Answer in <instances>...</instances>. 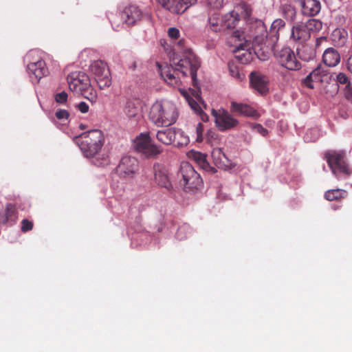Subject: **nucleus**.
Here are the masks:
<instances>
[{"label":"nucleus","instance_id":"nucleus-15","mask_svg":"<svg viewBox=\"0 0 352 352\" xmlns=\"http://www.w3.org/2000/svg\"><path fill=\"white\" fill-rule=\"evenodd\" d=\"M157 1L170 12L182 14L190 6L195 4L197 0H157Z\"/></svg>","mask_w":352,"mask_h":352},{"label":"nucleus","instance_id":"nucleus-46","mask_svg":"<svg viewBox=\"0 0 352 352\" xmlns=\"http://www.w3.org/2000/svg\"><path fill=\"white\" fill-rule=\"evenodd\" d=\"M188 104L191 107V109L195 111L197 114H201L203 111L200 107L199 104L193 99H190L188 100Z\"/></svg>","mask_w":352,"mask_h":352},{"label":"nucleus","instance_id":"nucleus-28","mask_svg":"<svg viewBox=\"0 0 352 352\" xmlns=\"http://www.w3.org/2000/svg\"><path fill=\"white\" fill-rule=\"evenodd\" d=\"M190 142L189 137L180 129L175 128V134L173 144L177 147L188 145Z\"/></svg>","mask_w":352,"mask_h":352},{"label":"nucleus","instance_id":"nucleus-38","mask_svg":"<svg viewBox=\"0 0 352 352\" xmlns=\"http://www.w3.org/2000/svg\"><path fill=\"white\" fill-rule=\"evenodd\" d=\"M206 3L210 8L219 10L222 8L223 0H206Z\"/></svg>","mask_w":352,"mask_h":352},{"label":"nucleus","instance_id":"nucleus-34","mask_svg":"<svg viewBox=\"0 0 352 352\" xmlns=\"http://www.w3.org/2000/svg\"><path fill=\"white\" fill-rule=\"evenodd\" d=\"M332 36H333L334 41H336L337 38H338V41L339 42V43L340 45H343L345 43L346 39V32L340 29L335 30L333 32Z\"/></svg>","mask_w":352,"mask_h":352},{"label":"nucleus","instance_id":"nucleus-1","mask_svg":"<svg viewBox=\"0 0 352 352\" xmlns=\"http://www.w3.org/2000/svg\"><path fill=\"white\" fill-rule=\"evenodd\" d=\"M170 66L161 69V76L168 84L172 86L179 85L180 80L178 74L180 73L183 76L190 75L193 85L197 87V73L201 62L191 50H186L182 56L174 53L170 58Z\"/></svg>","mask_w":352,"mask_h":352},{"label":"nucleus","instance_id":"nucleus-31","mask_svg":"<svg viewBox=\"0 0 352 352\" xmlns=\"http://www.w3.org/2000/svg\"><path fill=\"white\" fill-rule=\"evenodd\" d=\"M281 12L285 19L289 22H294L297 12L296 8L290 4H283L281 6Z\"/></svg>","mask_w":352,"mask_h":352},{"label":"nucleus","instance_id":"nucleus-5","mask_svg":"<svg viewBox=\"0 0 352 352\" xmlns=\"http://www.w3.org/2000/svg\"><path fill=\"white\" fill-rule=\"evenodd\" d=\"M332 173L338 179L352 174V168L348 164L346 153L342 151H328L324 154Z\"/></svg>","mask_w":352,"mask_h":352},{"label":"nucleus","instance_id":"nucleus-50","mask_svg":"<svg viewBox=\"0 0 352 352\" xmlns=\"http://www.w3.org/2000/svg\"><path fill=\"white\" fill-rule=\"evenodd\" d=\"M199 166L202 169L207 172H210L212 173H214L216 172L215 168L212 167L206 160L204 161Z\"/></svg>","mask_w":352,"mask_h":352},{"label":"nucleus","instance_id":"nucleus-49","mask_svg":"<svg viewBox=\"0 0 352 352\" xmlns=\"http://www.w3.org/2000/svg\"><path fill=\"white\" fill-rule=\"evenodd\" d=\"M204 131V126L201 122H199L196 126V133L197 135L196 140L197 142H201L203 140L202 133Z\"/></svg>","mask_w":352,"mask_h":352},{"label":"nucleus","instance_id":"nucleus-27","mask_svg":"<svg viewBox=\"0 0 352 352\" xmlns=\"http://www.w3.org/2000/svg\"><path fill=\"white\" fill-rule=\"evenodd\" d=\"M174 134L175 128L164 129L157 132L156 138L159 142L169 145L173 144Z\"/></svg>","mask_w":352,"mask_h":352},{"label":"nucleus","instance_id":"nucleus-26","mask_svg":"<svg viewBox=\"0 0 352 352\" xmlns=\"http://www.w3.org/2000/svg\"><path fill=\"white\" fill-rule=\"evenodd\" d=\"M285 25V21L281 19H277L273 21L270 30V43L275 44L278 42L279 30Z\"/></svg>","mask_w":352,"mask_h":352},{"label":"nucleus","instance_id":"nucleus-14","mask_svg":"<svg viewBox=\"0 0 352 352\" xmlns=\"http://www.w3.org/2000/svg\"><path fill=\"white\" fill-rule=\"evenodd\" d=\"M120 18L124 23L128 25H134L137 24L143 18L150 19L148 14H143L141 10L136 6L130 5L125 7L120 13Z\"/></svg>","mask_w":352,"mask_h":352},{"label":"nucleus","instance_id":"nucleus-44","mask_svg":"<svg viewBox=\"0 0 352 352\" xmlns=\"http://www.w3.org/2000/svg\"><path fill=\"white\" fill-rule=\"evenodd\" d=\"M33 223L28 219H23L21 221V230L23 232H26L32 230Z\"/></svg>","mask_w":352,"mask_h":352},{"label":"nucleus","instance_id":"nucleus-40","mask_svg":"<svg viewBox=\"0 0 352 352\" xmlns=\"http://www.w3.org/2000/svg\"><path fill=\"white\" fill-rule=\"evenodd\" d=\"M306 49H304L302 51H299L298 52V54L299 55L300 58H301L303 60L309 61L310 60L314 59L315 54L314 52L312 50H309V54H305Z\"/></svg>","mask_w":352,"mask_h":352},{"label":"nucleus","instance_id":"nucleus-21","mask_svg":"<svg viewBox=\"0 0 352 352\" xmlns=\"http://www.w3.org/2000/svg\"><path fill=\"white\" fill-rule=\"evenodd\" d=\"M211 155L213 162L219 168L226 170L232 166V162L228 159L221 148H213Z\"/></svg>","mask_w":352,"mask_h":352},{"label":"nucleus","instance_id":"nucleus-45","mask_svg":"<svg viewBox=\"0 0 352 352\" xmlns=\"http://www.w3.org/2000/svg\"><path fill=\"white\" fill-rule=\"evenodd\" d=\"M82 96H84L85 98L88 99L89 100L94 102L96 100V95L94 92V89L91 87V89H88L87 91H82L80 93Z\"/></svg>","mask_w":352,"mask_h":352},{"label":"nucleus","instance_id":"nucleus-12","mask_svg":"<svg viewBox=\"0 0 352 352\" xmlns=\"http://www.w3.org/2000/svg\"><path fill=\"white\" fill-rule=\"evenodd\" d=\"M138 170V161L131 156L121 158L116 168L117 173L123 178L132 177Z\"/></svg>","mask_w":352,"mask_h":352},{"label":"nucleus","instance_id":"nucleus-57","mask_svg":"<svg viewBox=\"0 0 352 352\" xmlns=\"http://www.w3.org/2000/svg\"><path fill=\"white\" fill-rule=\"evenodd\" d=\"M327 41V38L326 36H320L317 38L316 40V47H320L323 43H326Z\"/></svg>","mask_w":352,"mask_h":352},{"label":"nucleus","instance_id":"nucleus-51","mask_svg":"<svg viewBox=\"0 0 352 352\" xmlns=\"http://www.w3.org/2000/svg\"><path fill=\"white\" fill-rule=\"evenodd\" d=\"M313 82H315V80H314V78L312 76H311V73L307 76V77L305 78H304L302 80V82L303 84L310 88V89H314V86L313 85Z\"/></svg>","mask_w":352,"mask_h":352},{"label":"nucleus","instance_id":"nucleus-11","mask_svg":"<svg viewBox=\"0 0 352 352\" xmlns=\"http://www.w3.org/2000/svg\"><path fill=\"white\" fill-rule=\"evenodd\" d=\"M67 80L69 88L72 91L80 94L82 91L91 89L90 79L84 72H73L68 75Z\"/></svg>","mask_w":352,"mask_h":352},{"label":"nucleus","instance_id":"nucleus-32","mask_svg":"<svg viewBox=\"0 0 352 352\" xmlns=\"http://www.w3.org/2000/svg\"><path fill=\"white\" fill-rule=\"evenodd\" d=\"M346 194V191L340 188L331 189L325 192L324 197L328 201H336L344 198Z\"/></svg>","mask_w":352,"mask_h":352},{"label":"nucleus","instance_id":"nucleus-2","mask_svg":"<svg viewBox=\"0 0 352 352\" xmlns=\"http://www.w3.org/2000/svg\"><path fill=\"white\" fill-rule=\"evenodd\" d=\"M81 140L78 142V146L86 157H92V162L97 166H105L109 164V160L107 156L103 155L102 158L95 157L101 150L104 143L103 133L98 129H94L82 133L77 138Z\"/></svg>","mask_w":352,"mask_h":352},{"label":"nucleus","instance_id":"nucleus-4","mask_svg":"<svg viewBox=\"0 0 352 352\" xmlns=\"http://www.w3.org/2000/svg\"><path fill=\"white\" fill-rule=\"evenodd\" d=\"M250 38L252 39V47L254 52L259 57V52L264 50L265 47L270 48L274 44L270 43V32L261 20H256L250 25Z\"/></svg>","mask_w":352,"mask_h":352},{"label":"nucleus","instance_id":"nucleus-9","mask_svg":"<svg viewBox=\"0 0 352 352\" xmlns=\"http://www.w3.org/2000/svg\"><path fill=\"white\" fill-rule=\"evenodd\" d=\"M179 174L183 178L185 188L188 190L199 189L202 185V179L194 167L188 162L181 164Z\"/></svg>","mask_w":352,"mask_h":352},{"label":"nucleus","instance_id":"nucleus-16","mask_svg":"<svg viewBox=\"0 0 352 352\" xmlns=\"http://www.w3.org/2000/svg\"><path fill=\"white\" fill-rule=\"evenodd\" d=\"M250 82L252 87L259 94H265L268 91V78L260 72H251L250 74Z\"/></svg>","mask_w":352,"mask_h":352},{"label":"nucleus","instance_id":"nucleus-8","mask_svg":"<svg viewBox=\"0 0 352 352\" xmlns=\"http://www.w3.org/2000/svg\"><path fill=\"white\" fill-rule=\"evenodd\" d=\"M90 72L100 89L109 87L111 85L110 71L104 61H94L90 66Z\"/></svg>","mask_w":352,"mask_h":352},{"label":"nucleus","instance_id":"nucleus-30","mask_svg":"<svg viewBox=\"0 0 352 352\" xmlns=\"http://www.w3.org/2000/svg\"><path fill=\"white\" fill-rule=\"evenodd\" d=\"M303 23L309 37L311 33L319 32L322 28V23L318 19H310Z\"/></svg>","mask_w":352,"mask_h":352},{"label":"nucleus","instance_id":"nucleus-19","mask_svg":"<svg viewBox=\"0 0 352 352\" xmlns=\"http://www.w3.org/2000/svg\"><path fill=\"white\" fill-rule=\"evenodd\" d=\"M301 7V13L307 16H315L321 10V4L318 0H298Z\"/></svg>","mask_w":352,"mask_h":352},{"label":"nucleus","instance_id":"nucleus-3","mask_svg":"<svg viewBox=\"0 0 352 352\" xmlns=\"http://www.w3.org/2000/svg\"><path fill=\"white\" fill-rule=\"evenodd\" d=\"M178 117L177 107L168 100L156 101L150 109L149 119L157 126H168Z\"/></svg>","mask_w":352,"mask_h":352},{"label":"nucleus","instance_id":"nucleus-61","mask_svg":"<svg viewBox=\"0 0 352 352\" xmlns=\"http://www.w3.org/2000/svg\"><path fill=\"white\" fill-rule=\"evenodd\" d=\"M80 128H81V129H84V126H83V125H82V124H81V125H80Z\"/></svg>","mask_w":352,"mask_h":352},{"label":"nucleus","instance_id":"nucleus-23","mask_svg":"<svg viewBox=\"0 0 352 352\" xmlns=\"http://www.w3.org/2000/svg\"><path fill=\"white\" fill-rule=\"evenodd\" d=\"M124 113L131 120L137 122L141 117L140 109L135 101L128 100L123 109Z\"/></svg>","mask_w":352,"mask_h":352},{"label":"nucleus","instance_id":"nucleus-18","mask_svg":"<svg viewBox=\"0 0 352 352\" xmlns=\"http://www.w3.org/2000/svg\"><path fill=\"white\" fill-rule=\"evenodd\" d=\"M230 111L235 115L245 117L254 118L258 116V112L250 105L236 101H232L230 102Z\"/></svg>","mask_w":352,"mask_h":352},{"label":"nucleus","instance_id":"nucleus-59","mask_svg":"<svg viewBox=\"0 0 352 352\" xmlns=\"http://www.w3.org/2000/svg\"><path fill=\"white\" fill-rule=\"evenodd\" d=\"M234 36L235 37H239V40H240V38H239V32H234Z\"/></svg>","mask_w":352,"mask_h":352},{"label":"nucleus","instance_id":"nucleus-29","mask_svg":"<svg viewBox=\"0 0 352 352\" xmlns=\"http://www.w3.org/2000/svg\"><path fill=\"white\" fill-rule=\"evenodd\" d=\"M250 47V41L248 40H246L244 43H241L239 45V47H237V49L238 50L241 49L243 50H249ZM236 58L238 60V61L240 63L247 64L252 59L251 53L248 52V50H246L245 52H243L242 54L236 56Z\"/></svg>","mask_w":352,"mask_h":352},{"label":"nucleus","instance_id":"nucleus-54","mask_svg":"<svg viewBox=\"0 0 352 352\" xmlns=\"http://www.w3.org/2000/svg\"><path fill=\"white\" fill-rule=\"evenodd\" d=\"M320 76L321 78L323 79V82H327L331 79V75L324 68H323V72H320Z\"/></svg>","mask_w":352,"mask_h":352},{"label":"nucleus","instance_id":"nucleus-43","mask_svg":"<svg viewBox=\"0 0 352 352\" xmlns=\"http://www.w3.org/2000/svg\"><path fill=\"white\" fill-rule=\"evenodd\" d=\"M192 158L199 164H201L206 160V155L200 152H192L191 153Z\"/></svg>","mask_w":352,"mask_h":352},{"label":"nucleus","instance_id":"nucleus-25","mask_svg":"<svg viewBox=\"0 0 352 352\" xmlns=\"http://www.w3.org/2000/svg\"><path fill=\"white\" fill-rule=\"evenodd\" d=\"M239 21V14L232 11L226 14L221 19V26H223L224 29H233L236 27Z\"/></svg>","mask_w":352,"mask_h":352},{"label":"nucleus","instance_id":"nucleus-35","mask_svg":"<svg viewBox=\"0 0 352 352\" xmlns=\"http://www.w3.org/2000/svg\"><path fill=\"white\" fill-rule=\"evenodd\" d=\"M248 125L252 131L256 132L263 136H266L268 134V131L260 124L249 123Z\"/></svg>","mask_w":352,"mask_h":352},{"label":"nucleus","instance_id":"nucleus-42","mask_svg":"<svg viewBox=\"0 0 352 352\" xmlns=\"http://www.w3.org/2000/svg\"><path fill=\"white\" fill-rule=\"evenodd\" d=\"M228 66L230 75L235 78H240L241 76L238 67L233 63H229Z\"/></svg>","mask_w":352,"mask_h":352},{"label":"nucleus","instance_id":"nucleus-41","mask_svg":"<svg viewBox=\"0 0 352 352\" xmlns=\"http://www.w3.org/2000/svg\"><path fill=\"white\" fill-rule=\"evenodd\" d=\"M68 98V95L66 91H63L60 93H57L54 96L55 101L59 104H65Z\"/></svg>","mask_w":352,"mask_h":352},{"label":"nucleus","instance_id":"nucleus-53","mask_svg":"<svg viewBox=\"0 0 352 352\" xmlns=\"http://www.w3.org/2000/svg\"><path fill=\"white\" fill-rule=\"evenodd\" d=\"M76 107L82 113H87L89 111V106L85 102H80Z\"/></svg>","mask_w":352,"mask_h":352},{"label":"nucleus","instance_id":"nucleus-17","mask_svg":"<svg viewBox=\"0 0 352 352\" xmlns=\"http://www.w3.org/2000/svg\"><path fill=\"white\" fill-rule=\"evenodd\" d=\"M154 179L155 183L160 187L170 191L173 188L171 182L168 178L166 170L160 164H155L153 166Z\"/></svg>","mask_w":352,"mask_h":352},{"label":"nucleus","instance_id":"nucleus-55","mask_svg":"<svg viewBox=\"0 0 352 352\" xmlns=\"http://www.w3.org/2000/svg\"><path fill=\"white\" fill-rule=\"evenodd\" d=\"M218 138V135L213 131H209L207 133V140L209 142H212V140H217Z\"/></svg>","mask_w":352,"mask_h":352},{"label":"nucleus","instance_id":"nucleus-33","mask_svg":"<svg viewBox=\"0 0 352 352\" xmlns=\"http://www.w3.org/2000/svg\"><path fill=\"white\" fill-rule=\"evenodd\" d=\"M190 234V228L189 226L187 224H184L178 228L175 236L178 240L182 241L186 239Z\"/></svg>","mask_w":352,"mask_h":352},{"label":"nucleus","instance_id":"nucleus-36","mask_svg":"<svg viewBox=\"0 0 352 352\" xmlns=\"http://www.w3.org/2000/svg\"><path fill=\"white\" fill-rule=\"evenodd\" d=\"M209 23L211 30L214 32H218L223 30V26H221V20L212 18L210 19Z\"/></svg>","mask_w":352,"mask_h":352},{"label":"nucleus","instance_id":"nucleus-22","mask_svg":"<svg viewBox=\"0 0 352 352\" xmlns=\"http://www.w3.org/2000/svg\"><path fill=\"white\" fill-rule=\"evenodd\" d=\"M341 56L338 50L334 47L327 48L322 54V61L328 67H333L340 62Z\"/></svg>","mask_w":352,"mask_h":352},{"label":"nucleus","instance_id":"nucleus-48","mask_svg":"<svg viewBox=\"0 0 352 352\" xmlns=\"http://www.w3.org/2000/svg\"><path fill=\"white\" fill-rule=\"evenodd\" d=\"M168 34L173 39H177L180 35L179 30L176 28H170L168 30Z\"/></svg>","mask_w":352,"mask_h":352},{"label":"nucleus","instance_id":"nucleus-39","mask_svg":"<svg viewBox=\"0 0 352 352\" xmlns=\"http://www.w3.org/2000/svg\"><path fill=\"white\" fill-rule=\"evenodd\" d=\"M320 72H323V67L318 66L311 72V76L313 77L315 82H323V79L321 78Z\"/></svg>","mask_w":352,"mask_h":352},{"label":"nucleus","instance_id":"nucleus-7","mask_svg":"<svg viewBox=\"0 0 352 352\" xmlns=\"http://www.w3.org/2000/svg\"><path fill=\"white\" fill-rule=\"evenodd\" d=\"M36 52L30 51L25 57V61L28 62L27 72L33 83H37L45 75L48 70L45 63L41 58H34Z\"/></svg>","mask_w":352,"mask_h":352},{"label":"nucleus","instance_id":"nucleus-58","mask_svg":"<svg viewBox=\"0 0 352 352\" xmlns=\"http://www.w3.org/2000/svg\"><path fill=\"white\" fill-rule=\"evenodd\" d=\"M346 66L348 71L352 74V55L347 58Z\"/></svg>","mask_w":352,"mask_h":352},{"label":"nucleus","instance_id":"nucleus-60","mask_svg":"<svg viewBox=\"0 0 352 352\" xmlns=\"http://www.w3.org/2000/svg\"><path fill=\"white\" fill-rule=\"evenodd\" d=\"M182 42H183V41H182V40H180V41H179V45H181Z\"/></svg>","mask_w":352,"mask_h":352},{"label":"nucleus","instance_id":"nucleus-56","mask_svg":"<svg viewBox=\"0 0 352 352\" xmlns=\"http://www.w3.org/2000/svg\"><path fill=\"white\" fill-rule=\"evenodd\" d=\"M314 131H315L309 130L306 132V133L304 136V139H305V142H314L316 140V138H312L309 137V135L311 134Z\"/></svg>","mask_w":352,"mask_h":352},{"label":"nucleus","instance_id":"nucleus-13","mask_svg":"<svg viewBox=\"0 0 352 352\" xmlns=\"http://www.w3.org/2000/svg\"><path fill=\"white\" fill-rule=\"evenodd\" d=\"M213 116L215 118L217 128L221 131L230 130L236 127L239 123L237 119L223 109L219 110V112L213 111Z\"/></svg>","mask_w":352,"mask_h":352},{"label":"nucleus","instance_id":"nucleus-47","mask_svg":"<svg viewBox=\"0 0 352 352\" xmlns=\"http://www.w3.org/2000/svg\"><path fill=\"white\" fill-rule=\"evenodd\" d=\"M55 116L58 120H67L69 113L67 110L59 109L56 111Z\"/></svg>","mask_w":352,"mask_h":352},{"label":"nucleus","instance_id":"nucleus-6","mask_svg":"<svg viewBox=\"0 0 352 352\" xmlns=\"http://www.w3.org/2000/svg\"><path fill=\"white\" fill-rule=\"evenodd\" d=\"M270 48L273 51L276 61L281 67L291 71H297L301 69L300 62L297 59L294 52L289 47L279 48L274 45Z\"/></svg>","mask_w":352,"mask_h":352},{"label":"nucleus","instance_id":"nucleus-52","mask_svg":"<svg viewBox=\"0 0 352 352\" xmlns=\"http://www.w3.org/2000/svg\"><path fill=\"white\" fill-rule=\"evenodd\" d=\"M344 94L345 98L352 102V87L350 85H346V87L344 88Z\"/></svg>","mask_w":352,"mask_h":352},{"label":"nucleus","instance_id":"nucleus-10","mask_svg":"<svg viewBox=\"0 0 352 352\" xmlns=\"http://www.w3.org/2000/svg\"><path fill=\"white\" fill-rule=\"evenodd\" d=\"M134 147L138 152L143 153L146 157H153L162 152L161 147L152 142L148 134L141 133L134 140Z\"/></svg>","mask_w":352,"mask_h":352},{"label":"nucleus","instance_id":"nucleus-37","mask_svg":"<svg viewBox=\"0 0 352 352\" xmlns=\"http://www.w3.org/2000/svg\"><path fill=\"white\" fill-rule=\"evenodd\" d=\"M336 80L338 85H342L344 87H346V85L351 84L349 81V78L346 74L342 72H340L336 75Z\"/></svg>","mask_w":352,"mask_h":352},{"label":"nucleus","instance_id":"nucleus-24","mask_svg":"<svg viewBox=\"0 0 352 352\" xmlns=\"http://www.w3.org/2000/svg\"><path fill=\"white\" fill-rule=\"evenodd\" d=\"M16 219L17 211L15 206L12 204H7L1 223L2 224L10 223V225H13Z\"/></svg>","mask_w":352,"mask_h":352},{"label":"nucleus","instance_id":"nucleus-20","mask_svg":"<svg viewBox=\"0 0 352 352\" xmlns=\"http://www.w3.org/2000/svg\"><path fill=\"white\" fill-rule=\"evenodd\" d=\"M302 21L298 22L291 29L289 39L295 43H302L309 38Z\"/></svg>","mask_w":352,"mask_h":352}]
</instances>
